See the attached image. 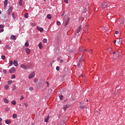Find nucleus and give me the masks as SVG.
Returning <instances> with one entry per match:
<instances>
[{
    "label": "nucleus",
    "mask_w": 125,
    "mask_h": 125,
    "mask_svg": "<svg viewBox=\"0 0 125 125\" xmlns=\"http://www.w3.org/2000/svg\"><path fill=\"white\" fill-rule=\"evenodd\" d=\"M83 55L82 56V57H81V59H81V61H82V60H83Z\"/></svg>",
    "instance_id": "obj_56"
},
{
    "label": "nucleus",
    "mask_w": 125,
    "mask_h": 125,
    "mask_svg": "<svg viewBox=\"0 0 125 125\" xmlns=\"http://www.w3.org/2000/svg\"><path fill=\"white\" fill-rule=\"evenodd\" d=\"M34 77H35V72L34 71H33L29 74L28 76V79H32V78H34Z\"/></svg>",
    "instance_id": "obj_3"
},
{
    "label": "nucleus",
    "mask_w": 125,
    "mask_h": 125,
    "mask_svg": "<svg viewBox=\"0 0 125 125\" xmlns=\"http://www.w3.org/2000/svg\"><path fill=\"white\" fill-rule=\"evenodd\" d=\"M80 107L81 109H84V106H80Z\"/></svg>",
    "instance_id": "obj_50"
},
{
    "label": "nucleus",
    "mask_w": 125,
    "mask_h": 125,
    "mask_svg": "<svg viewBox=\"0 0 125 125\" xmlns=\"http://www.w3.org/2000/svg\"><path fill=\"white\" fill-rule=\"evenodd\" d=\"M113 56L115 55V54H116V51H114L113 53Z\"/></svg>",
    "instance_id": "obj_61"
},
{
    "label": "nucleus",
    "mask_w": 125,
    "mask_h": 125,
    "mask_svg": "<svg viewBox=\"0 0 125 125\" xmlns=\"http://www.w3.org/2000/svg\"><path fill=\"white\" fill-rule=\"evenodd\" d=\"M102 5V7H103L104 8H105V7H106V6L108 5V4L105 3L104 4H103Z\"/></svg>",
    "instance_id": "obj_20"
},
{
    "label": "nucleus",
    "mask_w": 125,
    "mask_h": 125,
    "mask_svg": "<svg viewBox=\"0 0 125 125\" xmlns=\"http://www.w3.org/2000/svg\"><path fill=\"white\" fill-rule=\"evenodd\" d=\"M21 67L22 68V69H23L24 70H26V69H27V66L24 64H21Z\"/></svg>",
    "instance_id": "obj_8"
},
{
    "label": "nucleus",
    "mask_w": 125,
    "mask_h": 125,
    "mask_svg": "<svg viewBox=\"0 0 125 125\" xmlns=\"http://www.w3.org/2000/svg\"><path fill=\"white\" fill-rule=\"evenodd\" d=\"M82 62V59H80L79 62L77 64V67H80L81 66V63Z\"/></svg>",
    "instance_id": "obj_15"
},
{
    "label": "nucleus",
    "mask_w": 125,
    "mask_h": 125,
    "mask_svg": "<svg viewBox=\"0 0 125 125\" xmlns=\"http://www.w3.org/2000/svg\"><path fill=\"white\" fill-rule=\"evenodd\" d=\"M11 40H13L14 41H16V36L15 35H11L10 37Z\"/></svg>",
    "instance_id": "obj_10"
},
{
    "label": "nucleus",
    "mask_w": 125,
    "mask_h": 125,
    "mask_svg": "<svg viewBox=\"0 0 125 125\" xmlns=\"http://www.w3.org/2000/svg\"><path fill=\"white\" fill-rule=\"evenodd\" d=\"M5 124L7 125H10L11 124V121L10 120H6L5 121Z\"/></svg>",
    "instance_id": "obj_14"
},
{
    "label": "nucleus",
    "mask_w": 125,
    "mask_h": 125,
    "mask_svg": "<svg viewBox=\"0 0 125 125\" xmlns=\"http://www.w3.org/2000/svg\"><path fill=\"white\" fill-rule=\"evenodd\" d=\"M39 47L40 49H42V43L41 42L39 43Z\"/></svg>",
    "instance_id": "obj_18"
},
{
    "label": "nucleus",
    "mask_w": 125,
    "mask_h": 125,
    "mask_svg": "<svg viewBox=\"0 0 125 125\" xmlns=\"http://www.w3.org/2000/svg\"><path fill=\"white\" fill-rule=\"evenodd\" d=\"M118 43H119V44H122V43H123V39L120 38L119 39Z\"/></svg>",
    "instance_id": "obj_13"
},
{
    "label": "nucleus",
    "mask_w": 125,
    "mask_h": 125,
    "mask_svg": "<svg viewBox=\"0 0 125 125\" xmlns=\"http://www.w3.org/2000/svg\"><path fill=\"white\" fill-rule=\"evenodd\" d=\"M29 90H33L34 89V88L33 87H30L29 88Z\"/></svg>",
    "instance_id": "obj_48"
},
{
    "label": "nucleus",
    "mask_w": 125,
    "mask_h": 125,
    "mask_svg": "<svg viewBox=\"0 0 125 125\" xmlns=\"http://www.w3.org/2000/svg\"><path fill=\"white\" fill-rule=\"evenodd\" d=\"M1 59H2V60H4L5 59V56L4 55H2L1 57Z\"/></svg>",
    "instance_id": "obj_32"
},
{
    "label": "nucleus",
    "mask_w": 125,
    "mask_h": 125,
    "mask_svg": "<svg viewBox=\"0 0 125 125\" xmlns=\"http://www.w3.org/2000/svg\"><path fill=\"white\" fill-rule=\"evenodd\" d=\"M2 121V119L0 117V123Z\"/></svg>",
    "instance_id": "obj_63"
},
{
    "label": "nucleus",
    "mask_w": 125,
    "mask_h": 125,
    "mask_svg": "<svg viewBox=\"0 0 125 125\" xmlns=\"http://www.w3.org/2000/svg\"><path fill=\"white\" fill-rule=\"evenodd\" d=\"M11 83H12V81H8V84H9V85H10V84H11Z\"/></svg>",
    "instance_id": "obj_34"
},
{
    "label": "nucleus",
    "mask_w": 125,
    "mask_h": 125,
    "mask_svg": "<svg viewBox=\"0 0 125 125\" xmlns=\"http://www.w3.org/2000/svg\"><path fill=\"white\" fill-rule=\"evenodd\" d=\"M25 52L27 54H30V53H31V50H30V49H29L28 48H26L25 49Z\"/></svg>",
    "instance_id": "obj_9"
},
{
    "label": "nucleus",
    "mask_w": 125,
    "mask_h": 125,
    "mask_svg": "<svg viewBox=\"0 0 125 125\" xmlns=\"http://www.w3.org/2000/svg\"><path fill=\"white\" fill-rule=\"evenodd\" d=\"M15 89H16V86L14 85L13 87V88L12 89V91H13L15 90Z\"/></svg>",
    "instance_id": "obj_35"
},
{
    "label": "nucleus",
    "mask_w": 125,
    "mask_h": 125,
    "mask_svg": "<svg viewBox=\"0 0 125 125\" xmlns=\"http://www.w3.org/2000/svg\"><path fill=\"white\" fill-rule=\"evenodd\" d=\"M24 105L25 106L26 108L28 107V103H27L26 102L24 103Z\"/></svg>",
    "instance_id": "obj_39"
},
{
    "label": "nucleus",
    "mask_w": 125,
    "mask_h": 125,
    "mask_svg": "<svg viewBox=\"0 0 125 125\" xmlns=\"http://www.w3.org/2000/svg\"><path fill=\"white\" fill-rule=\"evenodd\" d=\"M85 33H87V29H85L84 30Z\"/></svg>",
    "instance_id": "obj_62"
},
{
    "label": "nucleus",
    "mask_w": 125,
    "mask_h": 125,
    "mask_svg": "<svg viewBox=\"0 0 125 125\" xmlns=\"http://www.w3.org/2000/svg\"><path fill=\"white\" fill-rule=\"evenodd\" d=\"M23 99H24V97H23V96H21V99H20V101H21V100H23Z\"/></svg>",
    "instance_id": "obj_45"
},
{
    "label": "nucleus",
    "mask_w": 125,
    "mask_h": 125,
    "mask_svg": "<svg viewBox=\"0 0 125 125\" xmlns=\"http://www.w3.org/2000/svg\"><path fill=\"white\" fill-rule=\"evenodd\" d=\"M56 70H57V71H59V70H60V68H59V66H57L56 67Z\"/></svg>",
    "instance_id": "obj_47"
},
{
    "label": "nucleus",
    "mask_w": 125,
    "mask_h": 125,
    "mask_svg": "<svg viewBox=\"0 0 125 125\" xmlns=\"http://www.w3.org/2000/svg\"><path fill=\"white\" fill-rule=\"evenodd\" d=\"M83 55L82 56V57H81V59H81V61H82V60H83Z\"/></svg>",
    "instance_id": "obj_58"
},
{
    "label": "nucleus",
    "mask_w": 125,
    "mask_h": 125,
    "mask_svg": "<svg viewBox=\"0 0 125 125\" xmlns=\"http://www.w3.org/2000/svg\"><path fill=\"white\" fill-rule=\"evenodd\" d=\"M12 10H13V8L12 6L10 7L7 10V13L8 15H10V14H11L12 13Z\"/></svg>",
    "instance_id": "obj_1"
},
{
    "label": "nucleus",
    "mask_w": 125,
    "mask_h": 125,
    "mask_svg": "<svg viewBox=\"0 0 125 125\" xmlns=\"http://www.w3.org/2000/svg\"><path fill=\"white\" fill-rule=\"evenodd\" d=\"M47 18H48V19H51V15L48 14L47 15Z\"/></svg>",
    "instance_id": "obj_30"
},
{
    "label": "nucleus",
    "mask_w": 125,
    "mask_h": 125,
    "mask_svg": "<svg viewBox=\"0 0 125 125\" xmlns=\"http://www.w3.org/2000/svg\"><path fill=\"white\" fill-rule=\"evenodd\" d=\"M111 51H112V48H108L107 49V52H108L109 53H111Z\"/></svg>",
    "instance_id": "obj_26"
},
{
    "label": "nucleus",
    "mask_w": 125,
    "mask_h": 125,
    "mask_svg": "<svg viewBox=\"0 0 125 125\" xmlns=\"http://www.w3.org/2000/svg\"><path fill=\"white\" fill-rule=\"evenodd\" d=\"M38 81H39V80L38 79V78H35L34 80H33V83H36L38 82Z\"/></svg>",
    "instance_id": "obj_24"
},
{
    "label": "nucleus",
    "mask_w": 125,
    "mask_h": 125,
    "mask_svg": "<svg viewBox=\"0 0 125 125\" xmlns=\"http://www.w3.org/2000/svg\"><path fill=\"white\" fill-rule=\"evenodd\" d=\"M22 1H23V0H20L19 5H20V6H22V5H23V3H22Z\"/></svg>",
    "instance_id": "obj_17"
},
{
    "label": "nucleus",
    "mask_w": 125,
    "mask_h": 125,
    "mask_svg": "<svg viewBox=\"0 0 125 125\" xmlns=\"http://www.w3.org/2000/svg\"><path fill=\"white\" fill-rule=\"evenodd\" d=\"M69 22H70V18H68V19L66 20V22L64 24V27L66 28L68 24H69Z\"/></svg>",
    "instance_id": "obj_4"
},
{
    "label": "nucleus",
    "mask_w": 125,
    "mask_h": 125,
    "mask_svg": "<svg viewBox=\"0 0 125 125\" xmlns=\"http://www.w3.org/2000/svg\"><path fill=\"white\" fill-rule=\"evenodd\" d=\"M43 42H44V43H46V42H47V39H43L42 40Z\"/></svg>",
    "instance_id": "obj_25"
},
{
    "label": "nucleus",
    "mask_w": 125,
    "mask_h": 125,
    "mask_svg": "<svg viewBox=\"0 0 125 125\" xmlns=\"http://www.w3.org/2000/svg\"><path fill=\"white\" fill-rule=\"evenodd\" d=\"M3 28H4V25L1 24L0 25V29H3Z\"/></svg>",
    "instance_id": "obj_37"
},
{
    "label": "nucleus",
    "mask_w": 125,
    "mask_h": 125,
    "mask_svg": "<svg viewBox=\"0 0 125 125\" xmlns=\"http://www.w3.org/2000/svg\"><path fill=\"white\" fill-rule=\"evenodd\" d=\"M57 25H58V26H60V25H61V22H60V21H57Z\"/></svg>",
    "instance_id": "obj_41"
},
{
    "label": "nucleus",
    "mask_w": 125,
    "mask_h": 125,
    "mask_svg": "<svg viewBox=\"0 0 125 125\" xmlns=\"http://www.w3.org/2000/svg\"><path fill=\"white\" fill-rule=\"evenodd\" d=\"M17 118V114H14L13 115V119H16Z\"/></svg>",
    "instance_id": "obj_22"
},
{
    "label": "nucleus",
    "mask_w": 125,
    "mask_h": 125,
    "mask_svg": "<svg viewBox=\"0 0 125 125\" xmlns=\"http://www.w3.org/2000/svg\"><path fill=\"white\" fill-rule=\"evenodd\" d=\"M46 83L47 84V87H48V86H49V83L47 81L46 82Z\"/></svg>",
    "instance_id": "obj_46"
},
{
    "label": "nucleus",
    "mask_w": 125,
    "mask_h": 125,
    "mask_svg": "<svg viewBox=\"0 0 125 125\" xmlns=\"http://www.w3.org/2000/svg\"><path fill=\"white\" fill-rule=\"evenodd\" d=\"M8 0H4V8H5V7H6V6H7V4H8Z\"/></svg>",
    "instance_id": "obj_6"
},
{
    "label": "nucleus",
    "mask_w": 125,
    "mask_h": 125,
    "mask_svg": "<svg viewBox=\"0 0 125 125\" xmlns=\"http://www.w3.org/2000/svg\"><path fill=\"white\" fill-rule=\"evenodd\" d=\"M83 55L82 56V57H81V59H81V61H82V60H83Z\"/></svg>",
    "instance_id": "obj_57"
},
{
    "label": "nucleus",
    "mask_w": 125,
    "mask_h": 125,
    "mask_svg": "<svg viewBox=\"0 0 125 125\" xmlns=\"http://www.w3.org/2000/svg\"><path fill=\"white\" fill-rule=\"evenodd\" d=\"M4 88L5 89H6V90H7V89H8V88H9V86L8 85H5L4 86Z\"/></svg>",
    "instance_id": "obj_21"
},
{
    "label": "nucleus",
    "mask_w": 125,
    "mask_h": 125,
    "mask_svg": "<svg viewBox=\"0 0 125 125\" xmlns=\"http://www.w3.org/2000/svg\"><path fill=\"white\" fill-rule=\"evenodd\" d=\"M37 89H39V88H40L41 86H40V85H37Z\"/></svg>",
    "instance_id": "obj_52"
},
{
    "label": "nucleus",
    "mask_w": 125,
    "mask_h": 125,
    "mask_svg": "<svg viewBox=\"0 0 125 125\" xmlns=\"http://www.w3.org/2000/svg\"><path fill=\"white\" fill-rule=\"evenodd\" d=\"M13 64L14 66H16V67H17V66H18V61L17 60H15L14 61Z\"/></svg>",
    "instance_id": "obj_11"
},
{
    "label": "nucleus",
    "mask_w": 125,
    "mask_h": 125,
    "mask_svg": "<svg viewBox=\"0 0 125 125\" xmlns=\"http://www.w3.org/2000/svg\"><path fill=\"white\" fill-rule=\"evenodd\" d=\"M13 64V62H12V61H11L9 64V67L12 66Z\"/></svg>",
    "instance_id": "obj_27"
},
{
    "label": "nucleus",
    "mask_w": 125,
    "mask_h": 125,
    "mask_svg": "<svg viewBox=\"0 0 125 125\" xmlns=\"http://www.w3.org/2000/svg\"><path fill=\"white\" fill-rule=\"evenodd\" d=\"M64 14H65V13H63V14L61 15V17H63V16H64Z\"/></svg>",
    "instance_id": "obj_60"
},
{
    "label": "nucleus",
    "mask_w": 125,
    "mask_h": 125,
    "mask_svg": "<svg viewBox=\"0 0 125 125\" xmlns=\"http://www.w3.org/2000/svg\"><path fill=\"white\" fill-rule=\"evenodd\" d=\"M64 2H65V3H68V0H64Z\"/></svg>",
    "instance_id": "obj_54"
},
{
    "label": "nucleus",
    "mask_w": 125,
    "mask_h": 125,
    "mask_svg": "<svg viewBox=\"0 0 125 125\" xmlns=\"http://www.w3.org/2000/svg\"><path fill=\"white\" fill-rule=\"evenodd\" d=\"M16 77V76H15V75L13 74L11 76V79H15Z\"/></svg>",
    "instance_id": "obj_38"
},
{
    "label": "nucleus",
    "mask_w": 125,
    "mask_h": 125,
    "mask_svg": "<svg viewBox=\"0 0 125 125\" xmlns=\"http://www.w3.org/2000/svg\"><path fill=\"white\" fill-rule=\"evenodd\" d=\"M6 49H10V46L9 45H7L6 46Z\"/></svg>",
    "instance_id": "obj_36"
},
{
    "label": "nucleus",
    "mask_w": 125,
    "mask_h": 125,
    "mask_svg": "<svg viewBox=\"0 0 125 125\" xmlns=\"http://www.w3.org/2000/svg\"><path fill=\"white\" fill-rule=\"evenodd\" d=\"M115 34H116V35H119V31H115Z\"/></svg>",
    "instance_id": "obj_51"
},
{
    "label": "nucleus",
    "mask_w": 125,
    "mask_h": 125,
    "mask_svg": "<svg viewBox=\"0 0 125 125\" xmlns=\"http://www.w3.org/2000/svg\"><path fill=\"white\" fill-rule=\"evenodd\" d=\"M24 45L25 46H26V47H29V43L28 42L25 43Z\"/></svg>",
    "instance_id": "obj_23"
},
{
    "label": "nucleus",
    "mask_w": 125,
    "mask_h": 125,
    "mask_svg": "<svg viewBox=\"0 0 125 125\" xmlns=\"http://www.w3.org/2000/svg\"><path fill=\"white\" fill-rule=\"evenodd\" d=\"M60 62L61 63H63V60H61L60 61Z\"/></svg>",
    "instance_id": "obj_55"
},
{
    "label": "nucleus",
    "mask_w": 125,
    "mask_h": 125,
    "mask_svg": "<svg viewBox=\"0 0 125 125\" xmlns=\"http://www.w3.org/2000/svg\"><path fill=\"white\" fill-rule=\"evenodd\" d=\"M59 97H60V99L61 100H62V99H63V96L62 95H61V96H59Z\"/></svg>",
    "instance_id": "obj_40"
},
{
    "label": "nucleus",
    "mask_w": 125,
    "mask_h": 125,
    "mask_svg": "<svg viewBox=\"0 0 125 125\" xmlns=\"http://www.w3.org/2000/svg\"><path fill=\"white\" fill-rule=\"evenodd\" d=\"M119 54H120V53H119V52H117V53H116V57H117V58H119Z\"/></svg>",
    "instance_id": "obj_44"
},
{
    "label": "nucleus",
    "mask_w": 125,
    "mask_h": 125,
    "mask_svg": "<svg viewBox=\"0 0 125 125\" xmlns=\"http://www.w3.org/2000/svg\"><path fill=\"white\" fill-rule=\"evenodd\" d=\"M12 15L13 19H15V15L14 14V13H13Z\"/></svg>",
    "instance_id": "obj_43"
},
{
    "label": "nucleus",
    "mask_w": 125,
    "mask_h": 125,
    "mask_svg": "<svg viewBox=\"0 0 125 125\" xmlns=\"http://www.w3.org/2000/svg\"><path fill=\"white\" fill-rule=\"evenodd\" d=\"M4 102H5V103H7V104L8 103V102H9L8 100L6 99V98L4 99Z\"/></svg>",
    "instance_id": "obj_31"
},
{
    "label": "nucleus",
    "mask_w": 125,
    "mask_h": 125,
    "mask_svg": "<svg viewBox=\"0 0 125 125\" xmlns=\"http://www.w3.org/2000/svg\"><path fill=\"white\" fill-rule=\"evenodd\" d=\"M82 30V25H80L78 29L76 31L77 34H79L80 32H81V30Z\"/></svg>",
    "instance_id": "obj_7"
},
{
    "label": "nucleus",
    "mask_w": 125,
    "mask_h": 125,
    "mask_svg": "<svg viewBox=\"0 0 125 125\" xmlns=\"http://www.w3.org/2000/svg\"><path fill=\"white\" fill-rule=\"evenodd\" d=\"M67 108H69V105H64L63 107V110H64V111H66Z\"/></svg>",
    "instance_id": "obj_16"
},
{
    "label": "nucleus",
    "mask_w": 125,
    "mask_h": 125,
    "mask_svg": "<svg viewBox=\"0 0 125 125\" xmlns=\"http://www.w3.org/2000/svg\"><path fill=\"white\" fill-rule=\"evenodd\" d=\"M28 15H29V13H26L24 14V17H25V18H29V16H28Z\"/></svg>",
    "instance_id": "obj_19"
},
{
    "label": "nucleus",
    "mask_w": 125,
    "mask_h": 125,
    "mask_svg": "<svg viewBox=\"0 0 125 125\" xmlns=\"http://www.w3.org/2000/svg\"><path fill=\"white\" fill-rule=\"evenodd\" d=\"M83 55L82 56V57H81V59H81V61H82V60H83Z\"/></svg>",
    "instance_id": "obj_59"
},
{
    "label": "nucleus",
    "mask_w": 125,
    "mask_h": 125,
    "mask_svg": "<svg viewBox=\"0 0 125 125\" xmlns=\"http://www.w3.org/2000/svg\"><path fill=\"white\" fill-rule=\"evenodd\" d=\"M117 42V41H116V40H115L114 41V44H116V42Z\"/></svg>",
    "instance_id": "obj_64"
},
{
    "label": "nucleus",
    "mask_w": 125,
    "mask_h": 125,
    "mask_svg": "<svg viewBox=\"0 0 125 125\" xmlns=\"http://www.w3.org/2000/svg\"><path fill=\"white\" fill-rule=\"evenodd\" d=\"M4 31V30L3 29H0V33H2V32H3Z\"/></svg>",
    "instance_id": "obj_49"
},
{
    "label": "nucleus",
    "mask_w": 125,
    "mask_h": 125,
    "mask_svg": "<svg viewBox=\"0 0 125 125\" xmlns=\"http://www.w3.org/2000/svg\"><path fill=\"white\" fill-rule=\"evenodd\" d=\"M3 74H4V75H6V74L7 73V70H6V69H4L3 70Z\"/></svg>",
    "instance_id": "obj_29"
},
{
    "label": "nucleus",
    "mask_w": 125,
    "mask_h": 125,
    "mask_svg": "<svg viewBox=\"0 0 125 125\" xmlns=\"http://www.w3.org/2000/svg\"><path fill=\"white\" fill-rule=\"evenodd\" d=\"M9 110H10V109L9 108V107H6L5 109V111L6 112H8V111H9Z\"/></svg>",
    "instance_id": "obj_33"
},
{
    "label": "nucleus",
    "mask_w": 125,
    "mask_h": 125,
    "mask_svg": "<svg viewBox=\"0 0 125 125\" xmlns=\"http://www.w3.org/2000/svg\"><path fill=\"white\" fill-rule=\"evenodd\" d=\"M86 50L85 49H82L81 51H86Z\"/></svg>",
    "instance_id": "obj_53"
},
{
    "label": "nucleus",
    "mask_w": 125,
    "mask_h": 125,
    "mask_svg": "<svg viewBox=\"0 0 125 125\" xmlns=\"http://www.w3.org/2000/svg\"><path fill=\"white\" fill-rule=\"evenodd\" d=\"M48 120H49V115H47V117L45 118V123H48Z\"/></svg>",
    "instance_id": "obj_12"
},
{
    "label": "nucleus",
    "mask_w": 125,
    "mask_h": 125,
    "mask_svg": "<svg viewBox=\"0 0 125 125\" xmlns=\"http://www.w3.org/2000/svg\"><path fill=\"white\" fill-rule=\"evenodd\" d=\"M37 29L38 31H40L41 33H42V32H43V28H42V27H40V26H37Z\"/></svg>",
    "instance_id": "obj_5"
},
{
    "label": "nucleus",
    "mask_w": 125,
    "mask_h": 125,
    "mask_svg": "<svg viewBox=\"0 0 125 125\" xmlns=\"http://www.w3.org/2000/svg\"><path fill=\"white\" fill-rule=\"evenodd\" d=\"M11 104H13V105H16V102L15 101H12L11 102Z\"/></svg>",
    "instance_id": "obj_28"
},
{
    "label": "nucleus",
    "mask_w": 125,
    "mask_h": 125,
    "mask_svg": "<svg viewBox=\"0 0 125 125\" xmlns=\"http://www.w3.org/2000/svg\"><path fill=\"white\" fill-rule=\"evenodd\" d=\"M93 52V49H90L89 51V53H90L91 54Z\"/></svg>",
    "instance_id": "obj_42"
},
{
    "label": "nucleus",
    "mask_w": 125,
    "mask_h": 125,
    "mask_svg": "<svg viewBox=\"0 0 125 125\" xmlns=\"http://www.w3.org/2000/svg\"><path fill=\"white\" fill-rule=\"evenodd\" d=\"M16 71V69L15 68V67H13L10 69L9 73L10 74H13V73H15Z\"/></svg>",
    "instance_id": "obj_2"
}]
</instances>
